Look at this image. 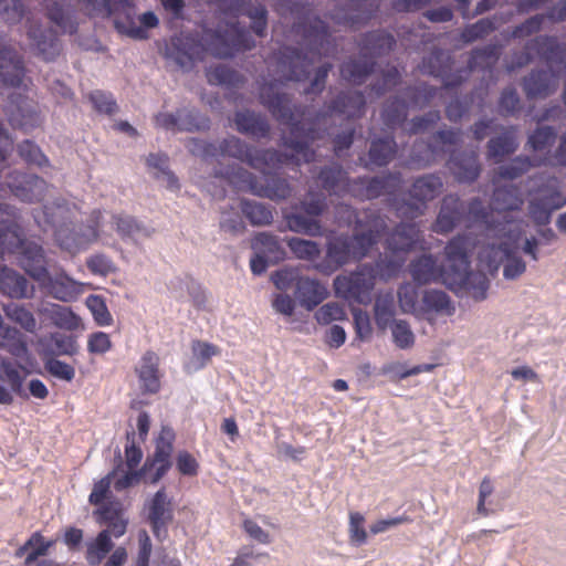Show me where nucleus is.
Masks as SVG:
<instances>
[{"mask_svg": "<svg viewBox=\"0 0 566 566\" xmlns=\"http://www.w3.org/2000/svg\"><path fill=\"white\" fill-rule=\"evenodd\" d=\"M293 31L302 38L304 50L284 46L274 54L279 78L264 85L260 91V102L271 115L281 124L290 126V135L283 137V146L291 149L289 155L269 148L259 149L235 136L222 139L219 145L198 138H190L187 143L189 151L203 159L228 156L245 163L251 168L263 171L270 168H280L283 165L301 161L310 164L316 158V150L311 144L322 138V134L313 126L305 128L303 118L306 107L291 105V97L285 93H274L276 82L281 84L289 81H304L308 77L313 64L322 56L329 55L332 51L328 25L318 17H306L293 24Z\"/></svg>", "mask_w": 566, "mask_h": 566, "instance_id": "nucleus-1", "label": "nucleus"}, {"mask_svg": "<svg viewBox=\"0 0 566 566\" xmlns=\"http://www.w3.org/2000/svg\"><path fill=\"white\" fill-rule=\"evenodd\" d=\"M253 46L254 40L250 32L238 23H232L222 32L206 30L200 39L191 33L176 34L166 44L165 56L181 69L190 70L208 54L226 59Z\"/></svg>", "mask_w": 566, "mask_h": 566, "instance_id": "nucleus-2", "label": "nucleus"}, {"mask_svg": "<svg viewBox=\"0 0 566 566\" xmlns=\"http://www.w3.org/2000/svg\"><path fill=\"white\" fill-rule=\"evenodd\" d=\"M81 213V208L66 199L60 198L34 213V220L43 230L53 229L54 242L63 251L76 254L87 249L99 238L103 212L94 209L87 223L75 228L73 220Z\"/></svg>", "mask_w": 566, "mask_h": 566, "instance_id": "nucleus-3", "label": "nucleus"}, {"mask_svg": "<svg viewBox=\"0 0 566 566\" xmlns=\"http://www.w3.org/2000/svg\"><path fill=\"white\" fill-rule=\"evenodd\" d=\"M0 213V259L6 253L19 254L21 268L35 281L46 276V261L42 245L28 241L19 223V210L15 206L1 202Z\"/></svg>", "mask_w": 566, "mask_h": 566, "instance_id": "nucleus-4", "label": "nucleus"}, {"mask_svg": "<svg viewBox=\"0 0 566 566\" xmlns=\"http://www.w3.org/2000/svg\"><path fill=\"white\" fill-rule=\"evenodd\" d=\"M385 268H389V263L375 262L361 264L348 274L337 275L333 282L335 295L358 304L370 303L376 283L385 279Z\"/></svg>", "mask_w": 566, "mask_h": 566, "instance_id": "nucleus-5", "label": "nucleus"}, {"mask_svg": "<svg viewBox=\"0 0 566 566\" xmlns=\"http://www.w3.org/2000/svg\"><path fill=\"white\" fill-rule=\"evenodd\" d=\"M500 243H491L481 249L479 260L485 263L489 269H497L500 263H504L503 275L509 280L521 276L526 264L521 256L517 255V242L522 234V221L515 223L514 227L505 231V226L500 230Z\"/></svg>", "mask_w": 566, "mask_h": 566, "instance_id": "nucleus-6", "label": "nucleus"}, {"mask_svg": "<svg viewBox=\"0 0 566 566\" xmlns=\"http://www.w3.org/2000/svg\"><path fill=\"white\" fill-rule=\"evenodd\" d=\"M265 170L262 171L263 181L240 166H233L224 174L221 172V177L239 190L251 192L258 197L273 201L285 200L291 197L293 188L289 180L277 175L268 174Z\"/></svg>", "mask_w": 566, "mask_h": 566, "instance_id": "nucleus-7", "label": "nucleus"}, {"mask_svg": "<svg viewBox=\"0 0 566 566\" xmlns=\"http://www.w3.org/2000/svg\"><path fill=\"white\" fill-rule=\"evenodd\" d=\"M442 180L436 175L417 178L408 191V199L398 201L391 188V211L403 219H416L424 213L427 202L433 200L442 189Z\"/></svg>", "mask_w": 566, "mask_h": 566, "instance_id": "nucleus-8", "label": "nucleus"}, {"mask_svg": "<svg viewBox=\"0 0 566 566\" xmlns=\"http://www.w3.org/2000/svg\"><path fill=\"white\" fill-rule=\"evenodd\" d=\"M146 521L155 538L164 542L168 538L169 525L174 522L175 509L172 499L161 488L145 503Z\"/></svg>", "mask_w": 566, "mask_h": 566, "instance_id": "nucleus-9", "label": "nucleus"}, {"mask_svg": "<svg viewBox=\"0 0 566 566\" xmlns=\"http://www.w3.org/2000/svg\"><path fill=\"white\" fill-rule=\"evenodd\" d=\"M6 187L20 201L34 203L44 199L49 184L38 175L13 170L8 174L6 181L0 184V191Z\"/></svg>", "mask_w": 566, "mask_h": 566, "instance_id": "nucleus-10", "label": "nucleus"}, {"mask_svg": "<svg viewBox=\"0 0 566 566\" xmlns=\"http://www.w3.org/2000/svg\"><path fill=\"white\" fill-rule=\"evenodd\" d=\"M175 434L171 429L163 428L156 440L154 454L145 461L142 471L151 484L157 483L170 469V457L174 449Z\"/></svg>", "mask_w": 566, "mask_h": 566, "instance_id": "nucleus-11", "label": "nucleus"}, {"mask_svg": "<svg viewBox=\"0 0 566 566\" xmlns=\"http://www.w3.org/2000/svg\"><path fill=\"white\" fill-rule=\"evenodd\" d=\"M353 260V240L350 235L340 233L327 239L325 256L312 268L321 274L332 275Z\"/></svg>", "mask_w": 566, "mask_h": 566, "instance_id": "nucleus-12", "label": "nucleus"}, {"mask_svg": "<svg viewBox=\"0 0 566 566\" xmlns=\"http://www.w3.org/2000/svg\"><path fill=\"white\" fill-rule=\"evenodd\" d=\"M4 114L13 128L29 133L42 123L35 103L22 94H11L4 106Z\"/></svg>", "mask_w": 566, "mask_h": 566, "instance_id": "nucleus-13", "label": "nucleus"}, {"mask_svg": "<svg viewBox=\"0 0 566 566\" xmlns=\"http://www.w3.org/2000/svg\"><path fill=\"white\" fill-rule=\"evenodd\" d=\"M155 125L171 132H199L210 128V119L195 107L178 108L172 113H158Z\"/></svg>", "mask_w": 566, "mask_h": 566, "instance_id": "nucleus-14", "label": "nucleus"}, {"mask_svg": "<svg viewBox=\"0 0 566 566\" xmlns=\"http://www.w3.org/2000/svg\"><path fill=\"white\" fill-rule=\"evenodd\" d=\"M538 193L528 201V216L536 226H546L552 213L566 206V198L557 187H539Z\"/></svg>", "mask_w": 566, "mask_h": 566, "instance_id": "nucleus-15", "label": "nucleus"}, {"mask_svg": "<svg viewBox=\"0 0 566 566\" xmlns=\"http://www.w3.org/2000/svg\"><path fill=\"white\" fill-rule=\"evenodd\" d=\"M160 358L154 350H146L135 367L143 394L156 395L161 388Z\"/></svg>", "mask_w": 566, "mask_h": 566, "instance_id": "nucleus-16", "label": "nucleus"}, {"mask_svg": "<svg viewBox=\"0 0 566 566\" xmlns=\"http://www.w3.org/2000/svg\"><path fill=\"white\" fill-rule=\"evenodd\" d=\"M36 282L50 296L61 302L75 301L83 292L82 283L69 276L64 271L51 275L46 270V276Z\"/></svg>", "mask_w": 566, "mask_h": 566, "instance_id": "nucleus-17", "label": "nucleus"}, {"mask_svg": "<svg viewBox=\"0 0 566 566\" xmlns=\"http://www.w3.org/2000/svg\"><path fill=\"white\" fill-rule=\"evenodd\" d=\"M134 8V6L132 7ZM133 9H123L125 15L123 18L116 17L114 19L115 29L124 35L134 40H146L148 39V29L156 28L159 23L157 15L153 11H147L138 18V22L135 15L130 12Z\"/></svg>", "mask_w": 566, "mask_h": 566, "instance_id": "nucleus-18", "label": "nucleus"}, {"mask_svg": "<svg viewBox=\"0 0 566 566\" xmlns=\"http://www.w3.org/2000/svg\"><path fill=\"white\" fill-rule=\"evenodd\" d=\"M409 273L419 285L439 281L448 284L450 277V273L431 254H422L412 260L409 264Z\"/></svg>", "mask_w": 566, "mask_h": 566, "instance_id": "nucleus-19", "label": "nucleus"}, {"mask_svg": "<svg viewBox=\"0 0 566 566\" xmlns=\"http://www.w3.org/2000/svg\"><path fill=\"white\" fill-rule=\"evenodd\" d=\"M464 203L458 195H447L441 202V207L432 230L439 234H448L464 219Z\"/></svg>", "mask_w": 566, "mask_h": 566, "instance_id": "nucleus-20", "label": "nucleus"}, {"mask_svg": "<svg viewBox=\"0 0 566 566\" xmlns=\"http://www.w3.org/2000/svg\"><path fill=\"white\" fill-rule=\"evenodd\" d=\"M450 69V59L446 57L441 51H433L424 56L420 65L422 73L443 78V87L447 90L458 87L465 81L462 72L448 74Z\"/></svg>", "mask_w": 566, "mask_h": 566, "instance_id": "nucleus-21", "label": "nucleus"}, {"mask_svg": "<svg viewBox=\"0 0 566 566\" xmlns=\"http://www.w3.org/2000/svg\"><path fill=\"white\" fill-rule=\"evenodd\" d=\"M35 287L21 273L8 266L0 268V293L13 300L34 296Z\"/></svg>", "mask_w": 566, "mask_h": 566, "instance_id": "nucleus-22", "label": "nucleus"}, {"mask_svg": "<svg viewBox=\"0 0 566 566\" xmlns=\"http://www.w3.org/2000/svg\"><path fill=\"white\" fill-rule=\"evenodd\" d=\"M25 70L22 57L15 50L0 45V80L9 86L20 87L23 84Z\"/></svg>", "mask_w": 566, "mask_h": 566, "instance_id": "nucleus-23", "label": "nucleus"}, {"mask_svg": "<svg viewBox=\"0 0 566 566\" xmlns=\"http://www.w3.org/2000/svg\"><path fill=\"white\" fill-rule=\"evenodd\" d=\"M367 46L360 49L359 56L349 59L340 66L342 77L355 85L363 84L374 72L376 66V52L367 53Z\"/></svg>", "mask_w": 566, "mask_h": 566, "instance_id": "nucleus-24", "label": "nucleus"}, {"mask_svg": "<svg viewBox=\"0 0 566 566\" xmlns=\"http://www.w3.org/2000/svg\"><path fill=\"white\" fill-rule=\"evenodd\" d=\"M448 284L458 285L475 301H483L486 298L490 281L485 273L467 269L450 274Z\"/></svg>", "mask_w": 566, "mask_h": 566, "instance_id": "nucleus-25", "label": "nucleus"}, {"mask_svg": "<svg viewBox=\"0 0 566 566\" xmlns=\"http://www.w3.org/2000/svg\"><path fill=\"white\" fill-rule=\"evenodd\" d=\"M94 515L99 524L107 526L102 532H109V535L116 538L126 533L128 521L124 517L123 505L119 501H108L99 506Z\"/></svg>", "mask_w": 566, "mask_h": 566, "instance_id": "nucleus-26", "label": "nucleus"}, {"mask_svg": "<svg viewBox=\"0 0 566 566\" xmlns=\"http://www.w3.org/2000/svg\"><path fill=\"white\" fill-rule=\"evenodd\" d=\"M473 247L471 237L467 233L452 238L444 247V254L450 263V274H455L470 266L469 253Z\"/></svg>", "mask_w": 566, "mask_h": 566, "instance_id": "nucleus-27", "label": "nucleus"}, {"mask_svg": "<svg viewBox=\"0 0 566 566\" xmlns=\"http://www.w3.org/2000/svg\"><path fill=\"white\" fill-rule=\"evenodd\" d=\"M235 128L243 135L253 138H268L271 133V125L266 117L260 113L249 109L238 111L233 118Z\"/></svg>", "mask_w": 566, "mask_h": 566, "instance_id": "nucleus-28", "label": "nucleus"}, {"mask_svg": "<svg viewBox=\"0 0 566 566\" xmlns=\"http://www.w3.org/2000/svg\"><path fill=\"white\" fill-rule=\"evenodd\" d=\"M294 296L301 306L313 311L328 296V291L318 280L302 275L297 281Z\"/></svg>", "mask_w": 566, "mask_h": 566, "instance_id": "nucleus-29", "label": "nucleus"}, {"mask_svg": "<svg viewBox=\"0 0 566 566\" xmlns=\"http://www.w3.org/2000/svg\"><path fill=\"white\" fill-rule=\"evenodd\" d=\"M450 170L459 182H474L480 177L482 170L478 153L472 150L453 156L450 159Z\"/></svg>", "mask_w": 566, "mask_h": 566, "instance_id": "nucleus-30", "label": "nucleus"}, {"mask_svg": "<svg viewBox=\"0 0 566 566\" xmlns=\"http://www.w3.org/2000/svg\"><path fill=\"white\" fill-rule=\"evenodd\" d=\"M557 86L555 75L545 70H533L523 78V90L528 99L547 97L556 91Z\"/></svg>", "mask_w": 566, "mask_h": 566, "instance_id": "nucleus-31", "label": "nucleus"}, {"mask_svg": "<svg viewBox=\"0 0 566 566\" xmlns=\"http://www.w3.org/2000/svg\"><path fill=\"white\" fill-rule=\"evenodd\" d=\"M316 180L322 189L327 191L331 196L348 193V182H352V179H349L347 172L339 164L322 167L316 176Z\"/></svg>", "mask_w": 566, "mask_h": 566, "instance_id": "nucleus-32", "label": "nucleus"}, {"mask_svg": "<svg viewBox=\"0 0 566 566\" xmlns=\"http://www.w3.org/2000/svg\"><path fill=\"white\" fill-rule=\"evenodd\" d=\"M526 49L535 51L548 64L564 63L566 44L559 43L556 36L538 35L526 43Z\"/></svg>", "mask_w": 566, "mask_h": 566, "instance_id": "nucleus-33", "label": "nucleus"}, {"mask_svg": "<svg viewBox=\"0 0 566 566\" xmlns=\"http://www.w3.org/2000/svg\"><path fill=\"white\" fill-rule=\"evenodd\" d=\"M366 105L365 96L359 91L339 93L327 106V114L337 113L348 118L360 117Z\"/></svg>", "mask_w": 566, "mask_h": 566, "instance_id": "nucleus-34", "label": "nucleus"}, {"mask_svg": "<svg viewBox=\"0 0 566 566\" xmlns=\"http://www.w3.org/2000/svg\"><path fill=\"white\" fill-rule=\"evenodd\" d=\"M230 11L234 15L249 17L252 20V31L258 36H264L268 28V10L263 4H254L251 0H233Z\"/></svg>", "mask_w": 566, "mask_h": 566, "instance_id": "nucleus-35", "label": "nucleus"}, {"mask_svg": "<svg viewBox=\"0 0 566 566\" xmlns=\"http://www.w3.org/2000/svg\"><path fill=\"white\" fill-rule=\"evenodd\" d=\"M28 36L34 42L43 60L52 61L60 54L61 45L54 30L42 31L39 25H30Z\"/></svg>", "mask_w": 566, "mask_h": 566, "instance_id": "nucleus-36", "label": "nucleus"}, {"mask_svg": "<svg viewBox=\"0 0 566 566\" xmlns=\"http://www.w3.org/2000/svg\"><path fill=\"white\" fill-rule=\"evenodd\" d=\"M46 17L55 23L63 32L74 34L78 24L73 18L74 8L66 0H54L45 6Z\"/></svg>", "mask_w": 566, "mask_h": 566, "instance_id": "nucleus-37", "label": "nucleus"}, {"mask_svg": "<svg viewBox=\"0 0 566 566\" xmlns=\"http://www.w3.org/2000/svg\"><path fill=\"white\" fill-rule=\"evenodd\" d=\"M524 199L521 190L514 185L497 186L492 193V207L499 212H510L521 210Z\"/></svg>", "mask_w": 566, "mask_h": 566, "instance_id": "nucleus-38", "label": "nucleus"}, {"mask_svg": "<svg viewBox=\"0 0 566 566\" xmlns=\"http://www.w3.org/2000/svg\"><path fill=\"white\" fill-rule=\"evenodd\" d=\"M388 185V179L386 177H359L357 179H353L352 182H348L347 191L354 198L370 200L378 198L380 195L386 192Z\"/></svg>", "mask_w": 566, "mask_h": 566, "instance_id": "nucleus-39", "label": "nucleus"}, {"mask_svg": "<svg viewBox=\"0 0 566 566\" xmlns=\"http://www.w3.org/2000/svg\"><path fill=\"white\" fill-rule=\"evenodd\" d=\"M81 10L88 18L108 19L123 9H132L130 0H78Z\"/></svg>", "mask_w": 566, "mask_h": 566, "instance_id": "nucleus-40", "label": "nucleus"}, {"mask_svg": "<svg viewBox=\"0 0 566 566\" xmlns=\"http://www.w3.org/2000/svg\"><path fill=\"white\" fill-rule=\"evenodd\" d=\"M488 158L501 163L505 157L514 154L518 148L515 128H506L499 136L492 137L486 145Z\"/></svg>", "mask_w": 566, "mask_h": 566, "instance_id": "nucleus-41", "label": "nucleus"}, {"mask_svg": "<svg viewBox=\"0 0 566 566\" xmlns=\"http://www.w3.org/2000/svg\"><path fill=\"white\" fill-rule=\"evenodd\" d=\"M251 249L266 256L271 263H279L286 255L279 237L269 232L256 233L251 240Z\"/></svg>", "mask_w": 566, "mask_h": 566, "instance_id": "nucleus-42", "label": "nucleus"}, {"mask_svg": "<svg viewBox=\"0 0 566 566\" xmlns=\"http://www.w3.org/2000/svg\"><path fill=\"white\" fill-rule=\"evenodd\" d=\"M415 219H406L391 230V251L411 250L420 239V230Z\"/></svg>", "mask_w": 566, "mask_h": 566, "instance_id": "nucleus-43", "label": "nucleus"}, {"mask_svg": "<svg viewBox=\"0 0 566 566\" xmlns=\"http://www.w3.org/2000/svg\"><path fill=\"white\" fill-rule=\"evenodd\" d=\"M501 54V46L497 44H488L483 48L472 50L468 70L461 71L463 76H468L469 72L480 69L483 71H492L496 65Z\"/></svg>", "mask_w": 566, "mask_h": 566, "instance_id": "nucleus-44", "label": "nucleus"}, {"mask_svg": "<svg viewBox=\"0 0 566 566\" xmlns=\"http://www.w3.org/2000/svg\"><path fill=\"white\" fill-rule=\"evenodd\" d=\"M419 313H434L450 316L454 313V306L446 292L440 290H427L422 295Z\"/></svg>", "mask_w": 566, "mask_h": 566, "instance_id": "nucleus-45", "label": "nucleus"}, {"mask_svg": "<svg viewBox=\"0 0 566 566\" xmlns=\"http://www.w3.org/2000/svg\"><path fill=\"white\" fill-rule=\"evenodd\" d=\"M283 219L290 231L310 237H318L323 233V226L318 219H313L300 212H284Z\"/></svg>", "mask_w": 566, "mask_h": 566, "instance_id": "nucleus-46", "label": "nucleus"}, {"mask_svg": "<svg viewBox=\"0 0 566 566\" xmlns=\"http://www.w3.org/2000/svg\"><path fill=\"white\" fill-rule=\"evenodd\" d=\"M2 311L9 321L19 325L27 333L34 334L36 332V318L27 305L11 302L3 304Z\"/></svg>", "mask_w": 566, "mask_h": 566, "instance_id": "nucleus-47", "label": "nucleus"}, {"mask_svg": "<svg viewBox=\"0 0 566 566\" xmlns=\"http://www.w3.org/2000/svg\"><path fill=\"white\" fill-rule=\"evenodd\" d=\"M206 77L211 85H223L227 87H239L244 77L235 70L218 64L206 70Z\"/></svg>", "mask_w": 566, "mask_h": 566, "instance_id": "nucleus-48", "label": "nucleus"}, {"mask_svg": "<svg viewBox=\"0 0 566 566\" xmlns=\"http://www.w3.org/2000/svg\"><path fill=\"white\" fill-rule=\"evenodd\" d=\"M468 214L469 218L473 222H481L488 224V230L494 231L496 237L499 238L502 232L500 231L505 226V231H507L514 227L515 223H518V221H506L505 223H501L499 227H492L490 224V218H491V211L490 209L484 205V202L475 197L472 198L468 203Z\"/></svg>", "mask_w": 566, "mask_h": 566, "instance_id": "nucleus-49", "label": "nucleus"}, {"mask_svg": "<svg viewBox=\"0 0 566 566\" xmlns=\"http://www.w3.org/2000/svg\"><path fill=\"white\" fill-rule=\"evenodd\" d=\"M111 537L109 532H99L96 538L87 544L85 557L91 566L99 565L113 549L114 544Z\"/></svg>", "mask_w": 566, "mask_h": 566, "instance_id": "nucleus-50", "label": "nucleus"}, {"mask_svg": "<svg viewBox=\"0 0 566 566\" xmlns=\"http://www.w3.org/2000/svg\"><path fill=\"white\" fill-rule=\"evenodd\" d=\"M286 243L296 259L311 262L313 265L318 262L321 248L317 242L293 237Z\"/></svg>", "mask_w": 566, "mask_h": 566, "instance_id": "nucleus-51", "label": "nucleus"}, {"mask_svg": "<svg viewBox=\"0 0 566 566\" xmlns=\"http://www.w3.org/2000/svg\"><path fill=\"white\" fill-rule=\"evenodd\" d=\"M0 367L11 391L21 396L23 392V382L28 374L25 368L6 357L0 358Z\"/></svg>", "mask_w": 566, "mask_h": 566, "instance_id": "nucleus-52", "label": "nucleus"}, {"mask_svg": "<svg viewBox=\"0 0 566 566\" xmlns=\"http://www.w3.org/2000/svg\"><path fill=\"white\" fill-rule=\"evenodd\" d=\"M539 165L541 163L534 164L527 156H517L510 164L500 166L495 175L499 179L515 180L525 175L532 167Z\"/></svg>", "mask_w": 566, "mask_h": 566, "instance_id": "nucleus-53", "label": "nucleus"}, {"mask_svg": "<svg viewBox=\"0 0 566 566\" xmlns=\"http://www.w3.org/2000/svg\"><path fill=\"white\" fill-rule=\"evenodd\" d=\"M241 212L252 226H268L273 221L272 210L260 202L242 200Z\"/></svg>", "mask_w": 566, "mask_h": 566, "instance_id": "nucleus-54", "label": "nucleus"}, {"mask_svg": "<svg viewBox=\"0 0 566 566\" xmlns=\"http://www.w3.org/2000/svg\"><path fill=\"white\" fill-rule=\"evenodd\" d=\"M18 155L29 166L49 167L50 160L40 146L30 139L21 142L17 147Z\"/></svg>", "mask_w": 566, "mask_h": 566, "instance_id": "nucleus-55", "label": "nucleus"}, {"mask_svg": "<svg viewBox=\"0 0 566 566\" xmlns=\"http://www.w3.org/2000/svg\"><path fill=\"white\" fill-rule=\"evenodd\" d=\"M119 463L114 468L112 472H109L106 476L101 479L99 481L94 483L93 490L88 496V502L92 505L102 506L105 500L109 499L112 495L111 484L113 478H115L122 471V458L118 455Z\"/></svg>", "mask_w": 566, "mask_h": 566, "instance_id": "nucleus-56", "label": "nucleus"}, {"mask_svg": "<svg viewBox=\"0 0 566 566\" xmlns=\"http://www.w3.org/2000/svg\"><path fill=\"white\" fill-rule=\"evenodd\" d=\"M298 207L308 217L318 219L328 209L327 198L323 192L310 189L306 196L300 201Z\"/></svg>", "mask_w": 566, "mask_h": 566, "instance_id": "nucleus-57", "label": "nucleus"}, {"mask_svg": "<svg viewBox=\"0 0 566 566\" xmlns=\"http://www.w3.org/2000/svg\"><path fill=\"white\" fill-rule=\"evenodd\" d=\"M380 231L378 229H368L365 232L355 233L350 237L353 240V255L354 260H361L365 258L371 248L379 241Z\"/></svg>", "mask_w": 566, "mask_h": 566, "instance_id": "nucleus-58", "label": "nucleus"}, {"mask_svg": "<svg viewBox=\"0 0 566 566\" xmlns=\"http://www.w3.org/2000/svg\"><path fill=\"white\" fill-rule=\"evenodd\" d=\"M495 30V20L491 18H483L478 20L475 23L467 25L461 33V38L464 42L472 43L485 38Z\"/></svg>", "mask_w": 566, "mask_h": 566, "instance_id": "nucleus-59", "label": "nucleus"}, {"mask_svg": "<svg viewBox=\"0 0 566 566\" xmlns=\"http://www.w3.org/2000/svg\"><path fill=\"white\" fill-rule=\"evenodd\" d=\"M219 226L222 231L231 235L241 234L245 230V224L240 211L232 206L221 212Z\"/></svg>", "mask_w": 566, "mask_h": 566, "instance_id": "nucleus-60", "label": "nucleus"}, {"mask_svg": "<svg viewBox=\"0 0 566 566\" xmlns=\"http://www.w3.org/2000/svg\"><path fill=\"white\" fill-rule=\"evenodd\" d=\"M86 306L98 326H109L113 323V316L101 295H90L86 298Z\"/></svg>", "mask_w": 566, "mask_h": 566, "instance_id": "nucleus-61", "label": "nucleus"}, {"mask_svg": "<svg viewBox=\"0 0 566 566\" xmlns=\"http://www.w3.org/2000/svg\"><path fill=\"white\" fill-rule=\"evenodd\" d=\"M556 139V130L552 126L537 127L527 139L528 146L534 151H542L552 146Z\"/></svg>", "mask_w": 566, "mask_h": 566, "instance_id": "nucleus-62", "label": "nucleus"}, {"mask_svg": "<svg viewBox=\"0 0 566 566\" xmlns=\"http://www.w3.org/2000/svg\"><path fill=\"white\" fill-rule=\"evenodd\" d=\"M348 535L352 545L359 547L367 541V531L365 528V517L359 512L349 513Z\"/></svg>", "mask_w": 566, "mask_h": 566, "instance_id": "nucleus-63", "label": "nucleus"}, {"mask_svg": "<svg viewBox=\"0 0 566 566\" xmlns=\"http://www.w3.org/2000/svg\"><path fill=\"white\" fill-rule=\"evenodd\" d=\"M522 108L521 98L512 86L502 91L499 99V113L502 116H513Z\"/></svg>", "mask_w": 566, "mask_h": 566, "instance_id": "nucleus-64", "label": "nucleus"}]
</instances>
